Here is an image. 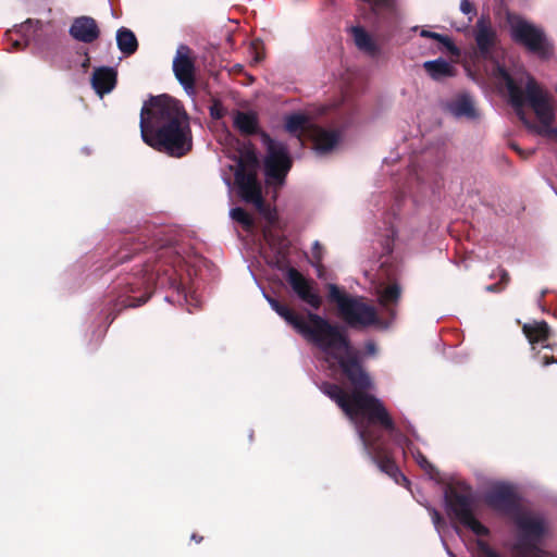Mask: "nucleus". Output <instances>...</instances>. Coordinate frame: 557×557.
<instances>
[{
    "mask_svg": "<svg viewBox=\"0 0 557 557\" xmlns=\"http://www.w3.org/2000/svg\"><path fill=\"white\" fill-rule=\"evenodd\" d=\"M261 141L267 148L263 165L268 183L283 185L293 165L288 148L284 143L274 140L268 133H261Z\"/></svg>",
    "mask_w": 557,
    "mask_h": 557,
    "instance_id": "9d476101",
    "label": "nucleus"
},
{
    "mask_svg": "<svg viewBox=\"0 0 557 557\" xmlns=\"http://www.w3.org/2000/svg\"><path fill=\"white\" fill-rule=\"evenodd\" d=\"M400 297V287L397 284L386 286L380 295V304L388 306L396 304Z\"/></svg>",
    "mask_w": 557,
    "mask_h": 557,
    "instance_id": "7c9ffc66",
    "label": "nucleus"
},
{
    "mask_svg": "<svg viewBox=\"0 0 557 557\" xmlns=\"http://www.w3.org/2000/svg\"><path fill=\"white\" fill-rule=\"evenodd\" d=\"M231 218L239 223L245 231H251L255 226L252 216L243 208H233L230 212Z\"/></svg>",
    "mask_w": 557,
    "mask_h": 557,
    "instance_id": "c756f323",
    "label": "nucleus"
},
{
    "mask_svg": "<svg viewBox=\"0 0 557 557\" xmlns=\"http://www.w3.org/2000/svg\"><path fill=\"white\" fill-rule=\"evenodd\" d=\"M286 280L297 297L313 309H319L322 305V298L314 289V282L307 278L297 269L288 267Z\"/></svg>",
    "mask_w": 557,
    "mask_h": 557,
    "instance_id": "dca6fc26",
    "label": "nucleus"
},
{
    "mask_svg": "<svg viewBox=\"0 0 557 557\" xmlns=\"http://www.w3.org/2000/svg\"><path fill=\"white\" fill-rule=\"evenodd\" d=\"M210 115L216 120L221 119L223 116L222 109L218 104L212 106L210 108Z\"/></svg>",
    "mask_w": 557,
    "mask_h": 557,
    "instance_id": "79ce46f5",
    "label": "nucleus"
},
{
    "mask_svg": "<svg viewBox=\"0 0 557 557\" xmlns=\"http://www.w3.org/2000/svg\"><path fill=\"white\" fill-rule=\"evenodd\" d=\"M263 237L271 250L274 252L273 264L278 270L289 267L290 242L289 239L271 228L263 230Z\"/></svg>",
    "mask_w": 557,
    "mask_h": 557,
    "instance_id": "6ab92c4d",
    "label": "nucleus"
},
{
    "mask_svg": "<svg viewBox=\"0 0 557 557\" xmlns=\"http://www.w3.org/2000/svg\"><path fill=\"white\" fill-rule=\"evenodd\" d=\"M367 1L376 8H387L392 3V0H367Z\"/></svg>",
    "mask_w": 557,
    "mask_h": 557,
    "instance_id": "a19ab883",
    "label": "nucleus"
},
{
    "mask_svg": "<svg viewBox=\"0 0 557 557\" xmlns=\"http://www.w3.org/2000/svg\"><path fill=\"white\" fill-rule=\"evenodd\" d=\"M462 525L470 529L475 535L479 536H487L490 534V530L487 527L482 524L474 515L469 517L467 520L461 522Z\"/></svg>",
    "mask_w": 557,
    "mask_h": 557,
    "instance_id": "2f4dec72",
    "label": "nucleus"
},
{
    "mask_svg": "<svg viewBox=\"0 0 557 557\" xmlns=\"http://www.w3.org/2000/svg\"><path fill=\"white\" fill-rule=\"evenodd\" d=\"M233 126L234 128L245 137L259 135L265 133L260 128L259 116L255 111H240L236 110L233 113Z\"/></svg>",
    "mask_w": 557,
    "mask_h": 557,
    "instance_id": "412c9836",
    "label": "nucleus"
},
{
    "mask_svg": "<svg viewBox=\"0 0 557 557\" xmlns=\"http://www.w3.org/2000/svg\"><path fill=\"white\" fill-rule=\"evenodd\" d=\"M70 35L85 44H91L100 36V29L95 18L90 16L76 17L69 30Z\"/></svg>",
    "mask_w": 557,
    "mask_h": 557,
    "instance_id": "aec40b11",
    "label": "nucleus"
},
{
    "mask_svg": "<svg viewBox=\"0 0 557 557\" xmlns=\"http://www.w3.org/2000/svg\"><path fill=\"white\" fill-rule=\"evenodd\" d=\"M473 38L476 47V55L485 61H495V51L500 40L488 15L482 14L478 18L473 27Z\"/></svg>",
    "mask_w": 557,
    "mask_h": 557,
    "instance_id": "f8f14e48",
    "label": "nucleus"
},
{
    "mask_svg": "<svg viewBox=\"0 0 557 557\" xmlns=\"http://www.w3.org/2000/svg\"><path fill=\"white\" fill-rule=\"evenodd\" d=\"M445 503L448 515L460 523L474 515L471 487L462 484L459 488L449 486L445 491Z\"/></svg>",
    "mask_w": 557,
    "mask_h": 557,
    "instance_id": "4468645a",
    "label": "nucleus"
},
{
    "mask_svg": "<svg viewBox=\"0 0 557 557\" xmlns=\"http://www.w3.org/2000/svg\"><path fill=\"white\" fill-rule=\"evenodd\" d=\"M498 275H499V281L498 283L504 287L506 288L507 285L509 284L510 282V275L509 273L507 272V270H505L504 268H499L498 269Z\"/></svg>",
    "mask_w": 557,
    "mask_h": 557,
    "instance_id": "4c0bfd02",
    "label": "nucleus"
},
{
    "mask_svg": "<svg viewBox=\"0 0 557 557\" xmlns=\"http://www.w3.org/2000/svg\"><path fill=\"white\" fill-rule=\"evenodd\" d=\"M507 22L511 40L542 60H548L554 47L545 32L519 15L508 13Z\"/></svg>",
    "mask_w": 557,
    "mask_h": 557,
    "instance_id": "423d86ee",
    "label": "nucleus"
},
{
    "mask_svg": "<svg viewBox=\"0 0 557 557\" xmlns=\"http://www.w3.org/2000/svg\"><path fill=\"white\" fill-rule=\"evenodd\" d=\"M196 55L187 45H180L173 59V72L185 90H194L196 84Z\"/></svg>",
    "mask_w": 557,
    "mask_h": 557,
    "instance_id": "2eb2a0df",
    "label": "nucleus"
},
{
    "mask_svg": "<svg viewBox=\"0 0 557 557\" xmlns=\"http://www.w3.org/2000/svg\"><path fill=\"white\" fill-rule=\"evenodd\" d=\"M351 34L354 36V41L359 50L368 53L371 57H374L379 53V47L363 27H351Z\"/></svg>",
    "mask_w": 557,
    "mask_h": 557,
    "instance_id": "a878e982",
    "label": "nucleus"
},
{
    "mask_svg": "<svg viewBox=\"0 0 557 557\" xmlns=\"http://www.w3.org/2000/svg\"><path fill=\"white\" fill-rule=\"evenodd\" d=\"M134 257L140 258V261L132 272L117 276L113 283L115 313L111 321L123 309L146 304L157 286L178 288L175 267L181 257L172 247H148L138 239H128L117 251L116 259L123 263Z\"/></svg>",
    "mask_w": 557,
    "mask_h": 557,
    "instance_id": "f257e3e1",
    "label": "nucleus"
},
{
    "mask_svg": "<svg viewBox=\"0 0 557 557\" xmlns=\"http://www.w3.org/2000/svg\"><path fill=\"white\" fill-rule=\"evenodd\" d=\"M483 504L495 513L512 519L522 509L516 487L507 482L493 483L482 495Z\"/></svg>",
    "mask_w": 557,
    "mask_h": 557,
    "instance_id": "9b49d317",
    "label": "nucleus"
},
{
    "mask_svg": "<svg viewBox=\"0 0 557 557\" xmlns=\"http://www.w3.org/2000/svg\"><path fill=\"white\" fill-rule=\"evenodd\" d=\"M343 133L341 129H326L314 124L309 128L308 140L318 156L331 153L341 143Z\"/></svg>",
    "mask_w": 557,
    "mask_h": 557,
    "instance_id": "f3484780",
    "label": "nucleus"
},
{
    "mask_svg": "<svg viewBox=\"0 0 557 557\" xmlns=\"http://www.w3.org/2000/svg\"><path fill=\"white\" fill-rule=\"evenodd\" d=\"M555 362H557V360L555 359V357H554V356H550V357H548V356H544V357L542 358V364H543L544 367H546V366H548V364H550V363H555Z\"/></svg>",
    "mask_w": 557,
    "mask_h": 557,
    "instance_id": "c03bdc74",
    "label": "nucleus"
},
{
    "mask_svg": "<svg viewBox=\"0 0 557 557\" xmlns=\"http://www.w3.org/2000/svg\"><path fill=\"white\" fill-rule=\"evenodd\" d=\"M117 82V73L113 67L101 66L94 71L91 85L99 96L111 92Z\"/></svg>",
    "mask_w": 557,
    "mask_h": 557,
    "instance_id": "4be33fe9",
    "label": "nucleus"
},
{
    "mask_svg": "<svg viewBox=\"0 0 557 557\" xmlns=\"http://www.w3.org/2000/svg\"><path fill=\"white\" fill-rule=\"evenodd\" d=\"M322 392L327 395L350 420H362V410L355 405L350 392H346L336 383L325 382L322 385Z\"/></svg>",
    "mask_w": 557,
    "mask_h": 557,
    "instance_id": "a211bd4d",
    "label": "nucleus"
},
{
    "mask_svg": "<svg viewBox=\"0 0 557 557\" xmlns=\"http://www.w3.org/2000/svg\"><path fill=\"white\" fill-rule=\"evenodd\" d=\"M314 124L310 122L309 117L302 113H294L285 119V129L300 138L304 135L306 138L309 136V128Z\"/></svg>",
    "mask_w": 557,
    "mask_h": 557,
    "instance_id": "b1692460",
    "label": "nucleus"
},
{
    "mask_svg": "<svg viewBox=\"0 0 557 557\" xmlns=\"http://www.w3.org/2000/svg\"><path fill=\"white\" fill-rule=\"evenodd\" d=\"M420 36L424 38L434 39L443 45V47L453 55L458 57L460 54V50L454 44V41L446 35H442L438 33H434L431 30L422 29L420 32Z\"/></svg>",
    "mask_w": 557,
    "mask_h": 557,
    "instance_id": "c85d7f7f",
    "label": "nucleus"
},
{
    "mask_svg": "<svg viewBox=\"0 0 557 557\" xmlns=\"http://www.w3.org/2000/svg\"><path fill=\"white\" fill-rule=\"evenodd\" d=\"M190 539L195 541L197 544L201 543V541L203 540V537L201 535H198L197 533H193Z\"/></svg>",
    "mask_w": 557,
    "mask_h": 557,
    "instance_id": "49530a36",
    "label": "nucleus"
},
{
    "mask_svg": "<svg viewBox=\"0 0 557 557\" xmlns=\"http://www.w3.org/2000/svg\"><path fill=\"white\" fill-rule=\"evenodd\" d=\"M258 212L263 215V218L267 220L269 225L273 226L277 222V214L274 210H272L262 198V205H253Z\"/></svg>",
    "mask_w": 557,
    "mask_h": 557,
    "instance_id": "72a5a7b5",
    "label": "nucleus"
},
{
    "mask_svg": "<svg viewBox=\"0 0 557 557\" xmlns=\"http://www.w3.org/2000/svg\"><path fill=\"white\" fill-rule=\"evenodd\" d=\"M423 69L429 74V76L434 81H441L446 77H453L456 74V69L443 58L425 61L423 63Z\"/></svg>",
    "mask_w": 557,
    "mask_h": 557,
    "instance_id": "5701e85b",
    "label": "nucleus"
},
{
    "mask_svg": "<svg viewBox=\"0 0 557 557\" xmlns=\"http://www.w3.org/2000/svg\"><path fill=\"white\" fill-rule=\"evenodd\" d=\"M315 346L326 355L327 361L338 366L342 376L351 388L355 405L362 410V420L368 425L394 431L395 421L384 404L371 394L374 389L373 379L363 367L360 352L354 348L348 335L334 324Z\"/></svg>",
    "mask_w": 557,
    "mask_h": 557,
    "instance_id": "f03ea898",
    "label": "nucleus"
},
{
    "mask_svg": "<svg viewBox=\"0 0 557 557\" xmlns=\"http://www.w3.org/2000/svg\"><path fill=\"white\" fill-rule=\"evenodd\" d=\"M492 62L495 63L494 75L505 83L510 103L520 121L537 134L548 133V128L555 120V113L547 92L529 74L523 91L504 65L496 59Z\"/></svg>",
    "mask_w": 557,
    "mask_h": 557,
    "instance_id": "20e7f679",
    "label": "nucleus"
},
{
    "mask_svg": "<svg viewBox=\"0 0 557 557\" xmlns=\"http://www.w3.org/2000/svg\"><path fill=\"white\" fill-rule=\"evenodd\" d=\"M383 430V428H381ZM385 431V429H384ZM386 432L394 438V442L397 444V445H404V444H407L409 442L408 437L406 435H404L399 430L398 428L395 425V430L394 431H389V430H386Z\"/></svg>",
    "mask_w": 557,
    "mask_h": 557,
    "instance_id": "e433bc0d",
    "label": "nucleus"
},
{
    "mask_svg": "<svg viewBox=\"0 0 557 557\" xmlns=\"http://www.w3.org/2000/svg\"><path fill=\"white\" fill-rule=\"evenodd\" d=\"M252 165H256L257 159L253 154L250 156ZM235 183L238 187L239 196L244 201L252 205H262V189L257 180V172L255 166L248 169L247 165L240 161L238 169L235 172Z\"/></svg>",
    "mask_w": 557,
    "mask_h": 557,
    "instance_id": "ddd939ff",
    "label": "nucleus"
},
{
    "mask_svg": "<svg viewBox=\"0 0 557 557\" xmlns=\"http://www.w3.org/2000/svg\"><path fill=\"white\" fill-rule=\"evenodd\" d=\"M523 334L529 339L530 344H537L546 342L550 336V327L546 321H535L527 323L522 327Z\"/></svg>",
    "mask_w": 557,
    "mask_h": 557,
    "instance_id": "393cba45",
    "label": "nucleus"
},
{
    "mask_svg": "<svg viewBox=\"0 0 557 557\" xmlns=\"http://www.w3.org/2000/svg\"><path fill=\"white\" fill-rule=\"evenodd\" d=\"M364 351L369 356L375 355L376 351H377L376 344L373 341L366 342V344H364Z\"/></svg>",
    "mask_w": 557,
    "mask_h": 557,
    "instance_id": "58836bf2",
    "label": "nucleus"
},
{
    "mask_svg": "<svg viewBox=\"0 0 557 557\" xmlns=\"http://www.w3.org/2000/svg\"><path fill=\"white\" fill-rule=\"evenodd\" d=\"M20 46H21V42L16 40V41L14 42V47L20 48Z\"/></svg>",
    "mask_w": 557,
    "mask_h": 557,
    "instance_id": "09e8293b",
    "label": "nucleus"
},
{
    "mask_svg": "<svg viewBox=\"0 0 557 557\" xmlns=\"http://www.w3.org/2000/svg\"><path fill=\"white\" fill-rule=\"evenodd\" d=\"M511 148L516 150L518 153H521V149L516 144H511Z\"/></svg>",
    "mask_w": 557,
    "mask_h": 557,
    "instance_id": "de8ad7c7",
    "label": "nucleus"
},
{
    "mask_svg": "<svg viewBox=\"0 0 557 557\" xmlns=\"http://www.w3.org/2000/svg\"><path fill=\"white\" fill-rule=\"evenodd\" d=\"M432 519L435 524H438L443 520L441 513L435 509L432 510Z\"/></svg>",
    "mask_w": 557,
    "mask_h": 557,
    "instance_id": "a18cd8bd",
    "label": "nucleus"
},
{
    "mask_svg": "<svg viewBox=\"0 0 557 557\" xmlns=\"http://www.w3.org/2000/svg\"><path fill=\"white\" fill-rule=\"evenodd\" d=\"M505 288L497 282L491 285L485 286V290L488 293H500Z\"/></svg>",
    "mask_w": 557,
    "mask_h": 557,
    "instance_id": "37998d69",
    "label": "nucleus"
},
{
    "mask_svg": "<svg viewBox=\"0 0 557 557\" xmlns=\"http://www.w3.org/2000/svg\"><path fill=\"white\" fill-rule=\"evenodd\" d=\"M329 298L337 305L342 320L354 330L385 327L377 310L362 297L343 293L335 284L329 285Z\"/></svg>",
    "mask_w": 557,
    "mask_h": 557,
    "instance_id": "39448f33",
    "label": "nucleus"
},
{
    "mask_svg": "<svg viewBox=\"0 0 557 557\" xmlns=\"http://www.w3.org/2000/svg\"><path fill=\"white\" fill-rule=\"evenodd\" d=\"M478 554L481 557H500L497 552H495L485 541L478 540L476 541Z\"/></svg>",
    "mask_w": 557,
    "mask_h": 557,
    "instance_id": "f704fd0d",
    "label": "nucleus"
},
{
    "mask_svg": "<svg viewBox=\"0 0 557 557\" xmlns=\"http://www.w3.org/2000/svg\"><path fill=\"white\" fill-rule=\"evenodd\" d=\"M521 535L513 544V552L519 557H544V550L539 547L537 542L544 536L545 521L540 517L524 512L523 508L511 519Z\"/></svg>",
    "mask_w": 557,
    "mask_h": 557,
    "instance_id": "6e6552de",
    "label": "nucleus"
},
{
    "mask_svg": "<svg viewBox=\"0 0 557 557\" xmlns=\"http://www.w3.org/2000/svg\"><path fill=\"white\" fill-rule=\"evenodd\" d=\"M414 459L417 463L432 478L436 479L438 475V470L428 460V458L421 453L417 451L414 455Z\"/></svg>",
    "mask_w": 557,
    "mask_h": 557,
    "instance_id": "473e14b6",
    "label": "nucleus"
},
{
    "mask_svg": "<svg viewBox=\"0 0 557 557\" xmlns=\"http://www.w3.org/2000/svg\"><path fill=\"white\" fill-rule=\"evenodd\" d=\"M265 298L270 304L271 308L281 318H283L288 324L296 329L314 346L318 344V342H321L325 333L329 330H332V326L334 325L325 318L313 312H308L306 321L301 315L296 313L293 309L282 304L277 299L269 295H265Z\"/></svg>",
    "mask_w": 557,
    "mask_h": 557,
    "instance_id": "0eeeda50",
    "label": "nucleus"
},
{
    "mask_svg": "<svg viewBox=\"0 0 557 557\" xmlns=\"http://www.w3.org/2000/svg\"><path fill=\"white\" fill-rule=\"evenodd\" d=\"M312 253H313L314 259L318 262H320L322 260V246H321V244L319 242H315L313 244Z\"/></svg>",
    "mask_w": 557,
    "mask_h": 557,
    "instance_id": "ea45409f",
    "label": "nucleus"
},
{
    "mask_svg": "<svg viewBox=\"0 0 557 557\" xmlns=\"http://www.w3.org/2000/svg\"><path fill=\"white\" fill-rule=\"evenodd\" d=\"M116 42L121 52L125 55L134 54L138 49V41L135 34L125 27H121L116 33Z\"/></svg>",
    "mask_w": 557,
    "mask_h": 557,
    "instance_id": "bb28decb",
    "label": "nucleus"
},
{
    "mask_svg": "<svg viewBox=\"0 0 557 557\" xmlns=\"http://www.w3.org/2000/svg\"><path fill=\"white\" fill-rule=\"evenodd\" d=\"M369 426L368 424L360 425L359 435L373 463L396 483L409 484V480L401 473L391 450L381 443V435Z\"/></svg>",
    "mask_w": 557,
    "mask_h": 557,
    "instance_id": "1a4fd4ad",
    "label": "nucleus"
},
{
    "mask_svg": "<svg viewBox=\"0 0 557 557\" xmlns=\"http://www.w3.org/2000/svg\"><path fill=\"white\" fill-rule=\"evenodd\" d=\"M139 127L143 141L159 152L182 158L193 149L189 116L184 106L166 94L144 102Z\"/></svg>",
    "mask_w": 557,
    "mask_h": 557,
    "instance_id": "7ed1b4c3",
    "label": "nucleus"
},
{
    "mask_svg": "<svg viewBox=\"0 0 557 557\" xmlns=\"http://www.w3.org/2000/svg\"><path fill=\"white\" fill-rule=\"evenodd\" d=\"M450 111L455 116L458 117L466 116L469 119H474L476 116L472 99L467 95H463L456 99L450 104Z\"/></svg>",
    "mask_w": 557,
    "mask_h": 557,
    "instance_id": "cd10ccee",
    "label": "nucleus"
},
{
    "mask_svg": "<svg viewBox=\"0 0 557 557\" xmlns=\"http://www.w3.org/2000/svg\"><path fill=\"white\" fill-rule=\"evenodd\" d=\"M460 11L465 15H468L469 22H472L473 17L476 15V8L470 0H460Z\"/></svg>",
    "mask_w": 557,
    "mask_h": 557,
    "instance_id": "c9c22d12",
    "label": "nucleus"
}]
</instances>
